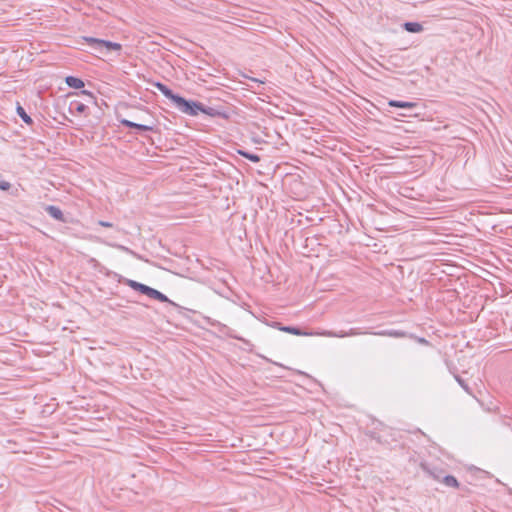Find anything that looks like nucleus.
<instances>
[{
  "label": "nucleus",
  "mask_w": 512,
  "mask_h": 512,
  "mask_svg": "<svg viewBox=\"0 0 512 512\" xmlns=\"http://www.w3.org/2000/svg\"><path fill=\"white\" fill-rule=\"evenodd\" d=\"M140 292L147 295L148 297H150L152 299H156L160 302H170L169 299L164 294H162L158 290L153 289L147 285H144V287H140Z\"/></svg>",
  "instance_id": "obj_4"
},
{
  "label": "nucleus",
  "mask_w": 512,
  "mask_h": 512,
  "mask_svg": "<svg viewBox=\"0 0 512 512\" xmlns=\"http://www.w3.org/2000/svg\"><path fill=\"white\" fill-rule=\"evenodd\" d=\"M252 81L263 83L262 81H258L257 79H254V78L252 79Z\"/></svg>",
  "instance_id": "obj_23"
},
{
  "label": "nucleus",
  "mask_w": 512,
  "mask_h": 512,
  "mask_svg": "<svg viewBox=\"0 0 512 512\" xmlns=\"http://www.w3.org/2000/svg\"><path fill=\"white\" fill-rule=\"evenodd\" d=\"M241 155H243L244 157L248 158L249 160H251L252 162H259L260 161V157L258 155H255V154H249V153H246V152H240Z\"/></svg>",
  "instance_id": "obj_14"
},
{
  "label": "nucleus",
  "mask_w": 512,
  "mask_h": 512,
  "mask_svg": "<svg viewBox=\"0 0 512 512\" xmlns=\"http://www.w3.org/2000/svg\"><path fill=\"white\" fill-rule=\"evenodd\" d=\"M17 114L19 117L27 124L32 123L31 117L25 112L24 108L18 103L17 105Z\"/></svg>",
  "instance_id": "obj_11"
},
{
  "label": "nucleus",
  "mask_w": 512,
  "mask_h": 512,
  "mask_svg": "<svg viewBox=\"0 0 512 512\" xmlns=\"http://www.w3.org/2000/svg\"><path fill=\"white\" fill-rule=\"evenodd\" d=\"M280 331L290 333L297 336H325V337H338V338H344L348 336H357L360 334H363V332H360L356 328H351L349 331H339V332H333V331H321V332H307L302 331L301 329L297 327L292 326H285V327H279Z\"/></svg>",
  "instance_id": "obj_1"
},
{
  "label": "nucleus",
  "mask_w": 512,
  "mask_h": 512,
  "mask_svg": "<svg viewBox=\"0 0 512 512\" xmlns=\"http://www.w3.org/2000/svg\"><path fill=\"white\" fill-rule=\"evenodd\" d=\"M121 123L126 126V127H130V128H135L137 130H140V131H153L154 130V124L151 123V124H138V123H135V122H132V121H129V120H122Z\"/></svg>",
  "instance_id": "obj_6"
},
{
  "label": "nucleus",
  "mask_w": 512,
  "mask_h": 512,
  "mask_svg": "<svg viewBox=\"0 0 512 512\" xmlns=\"http://www.w3.org/2000/svg\"><path fill=\"white\" fill-rule=\"evenodd\" d=\"M403 28L410 33H420L423 31L422 24L418 22H406L403 24Z\"/></svg>",
  "instance_id": "obj_7"
},
{
  "label": "nucleus",
  "mask_w": 512,
  "mask_h": 512,
  "mask_svg": "<svg viewBox=\"0 0 512 512\" xmlns=\"http://www.w3.org/2000/svg\"><path fill=\"white\" fill-rule=\"evenodd\" d=\"M272 327L279 329V327H282V326H281V324H280V323H278V322H274V323L272 324Z\"/></svg>",
  "instance_id": "obj_21"
},
{
  "label": "nucleus",
  "mask_w": 512,
  "mask_h": 512,
  "mask_svg": "<svg viewBox=\"0 0 512 512\" xmlns=\"http://www.w3.org/2000/svg\"><path fill=\"white\" fill-rule=\"evenodd\" d=\"M85 106L83 104H80L77 108L78 111L82 112L84 110Z\"/></svg>",
  "instance_id": "obj_22"
},
{
  "label": "nucleus",
  "mask_w": 512,
  "mask_h": 512,
  "mask_svg": "<svg viewBox=\"0 0 512 512\" xmlns=\"http://www.w3.org/2000/svg\"><path fill=\"white\" fill-rule=\"evenodd\" d=\"M84 40L89 43L96 51H102L103 48L107 50L120 51L122 46L119 43L97 39L93 37H85Z\"/></svg>",
  "instance_id": "obj_3"
},
{
  "label": "nucleus",
  "mask_w": 512,
  "mask_h": 512,
  "mask_svg": "<svg viewBox=\"0 0 512 512\" xmlns=\"http://www.w3.org/2000/svg\"><path fill=\"white\" fill-rule=\"evenodd\" d=\"M155 86L157 87V89L165 96L167 97L168 99H170L174 105L176 106L177 104V99L178 98H181V96L179 95H176L172 92L171 89H169L166 85L162 84V83H156Z\"/></svg>",
  "instance_id": "obj_5"
},
{
  "label": "nucleus",
  "mask_w": 512,
  "mask_h": 512,
  "mask_svg": "<svg viewBox=\"0 0 512 512\" xmlns=\"http://www.w3.org/2000/svg\"><path fill=\"white\" fill-rule=\"evenodd\" d=\"M200 112L207 114L211 117H216V116L221 115V113L217 109L212 108V107H206L203 104H202V109H200Z\"/></svg>",
  "instance_id": "obj_13"
},
{
  "label": "nucleus",
  "mask_w": 512,
  "mask_h": 512,
  "mask_svg": "<svg viewBox=\"0 0 512 512\" xmlns=\"http://www.w3.org/2000/svg\"><path fill=\"white\" fill-rule=\"evenodd\" d=\"M424 469L436 480L438 481H441L442 479V476H441V472H438V471H433V470H430L428 469L427 467H424Z\"/></svg>",
  "instance_id": "obj_15"
},
{
  "label": "nucleus",
  "mask_w": 512,
  "mask_h": 512,
  "mask_svg": "<svg viewBox=\"0 0 512 512\" xmlns=\"http://www.w3.org/2000/svg\"><path fill=\"white\" fill-rule=\"evenodd\" d=\"M441 482H443L448 487H458L457 479L451 475H446L442 477Z\"/></svg>",
  "instance_id": "obj_12"
},
{
  "label": "nucleus",
  "mask_w": 512,
  "mask_h": 512,
  "mask_svg": "<svg viewBox=\"0 0 512 512\" xmlns=\"http://www.w3.org/2000/svg\"><path fill=\"white\" fill-rule=\"evenodd\" d=\"M376 334L377 335H382V336H394V337H399V336L403 335L400 332H386V331L379 332V333H376Z\"/></svg>",
  "instance_id": "obj_17"
},
{
  "label": "nucleus",
  "mask_w": 512,
  "mask_h": 512,
  "mask_svg": "<svg viewBox=\"0 0 512 512\" xmlns=\"http://www.w3.org/2000/svg\"><path fill=\"white\" fill-rule=\"evenodd\" d=\"M66 83L69 87L75 88V89H80V88L84 87V82L81 79L73 77V76H68L66 78Z\"/></svg>",
  "instance_id": "obj_9"
},
{
  "label": "nucleus",
  "mask_w": 512,
  "mask_h": 512,
  "mask_svg": "<svg viewBox=\"0 0 512 512\" xmlns=\"http://www.w3.org/2000/svg\"><path fill=\"white\" fill-rule=\"evenodd\" d=\"M176 107L184 114L196 116L200 112V109H202V103L196 101H188L181 97L177 99Z\"/></svg>",
  "instance_id": "obj_2"
},
{
  "label": "nucleus",
  "mask_w": 512,
  "mask_h": 512,
  "mask_svg": "<svg viewBox=\"0 0 512 512\" xmlns=\"http://www.w3.org/2000/svg\"><path fill=\"white\" fill-rule=\"evenodd\" d=\"M388 105L391 106V107L411 109V108L416 107L417 104L414 103V102H404V101L390 100L388 102Z\"/></svg>",
  "instance_id": "obj_8"
},
{
  "label": "nucleus",
  "mask_w": 512,
  "mask_h": 512,
  "mask_svg": "<svg viewBox=\"0 0 512 512\" xmlns=\"http://www.w3.org/2000/svg\"><path fill=\"white\" fill-rule=\"evenodd\" d=\"M46 211L53 218H55L57 220H63V213L58 207L50 205L46 208Z\"/></svg>",
  "instance_id": "obj_10"
},
{
  "label": "nucleus",
  "mask_w": 512,
  "mask_h": 512,
  "mask_svg": "<svg viewBox=\"0 0 512 512\" xmlns=\"http://www.w3.org/2000/svg\"><path fill=\"white\" fill-rule=\"evenodd\" d=\"M458 383L466 390V391H469L468 390V386L464 383L463 380H461L459 377L456 378Z\"/></svg>",
  "instance_id": "obj_20"
},
{
  "label": "nucleus",
  "mask_w": 512,
  "mask_h": 512,
  "mask_svg": "<svg viewBox=\"0 0 512 512\" xmlns=\"http://www.w3.org/2000/svg\"><path fill=\"white\" fill-rule=\"evenodd\" d=\"M129 286L131 288H133L134 290L136 291H139L140 292V287H144V284H141V283H138L136 281H133V280H130L129 281Z\"/></svg>",
  "instance_id": "obj_16"
},
{
  "label": "nucleus",
  "mask_w": 512,
  "mask_h": 512,
  "mask_svg": "<svg viewBox=\"0 0 512 512\" xmlns=\"http://www.w3.org/2000/svg\"><path fill=\"white\" fill-rule=\"evenodd\" d=\"M10 186L11 185H10L9 182H7V181H0V189L1 190L6 191V190H8L10 188Z\"/></svg>",
  "instance_id": "obj_18"
},
{
  "label": "nucleus",
  "mask_w": 512,
  "mask_h": 512,
  "mask_svg": "<svg viewBox=\"0 0 512 512\" xmlns=\"http://www.w3.org/2000/svg\"><path fill=\"white\" fill-rule=\"evenodd\" d=\"M98 224H99L100 226H102V227H107V228H110V227H112V226H113V224H112V223L107 222V221H103V220H100V221L98 222Z\"/></svg>",
  "instance_id": "obj_19"
}]
</instances>
